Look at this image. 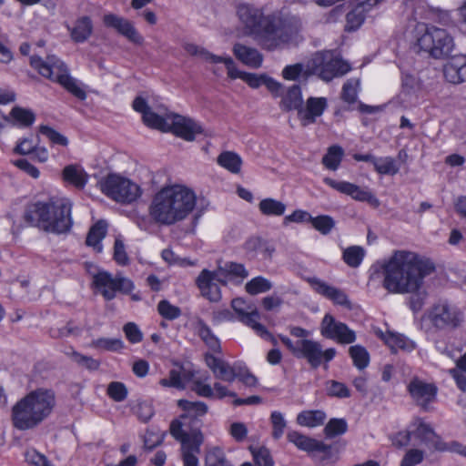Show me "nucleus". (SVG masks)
<instances>
[{"label": "nucleus", "mask_w": 466, "mask_h": 466, "mask_svg": "<svg viewBox=\"0 0 466 466\" xmlns=\"http://www.w3.org/2000/svg\"><path fill=\"white\" fill-rule=\"evenodd\" d=\"M435 269L434 265L418 254L396 250L380 264L377 272L383 278L382 287L392 294H407L418 292L424 279Z\"/></svg>", "instance_id": "nucleus-1"}, {"label": "nucleus", "mask_w": 466, "mask_h": 466, "mask_svg": "<svg viewBox=\"0 0 466 466\" xmlns=\"http://www.w3.org/2000/svg\"><path fill=\"white\" fill-rule=\"evenodd\" d=\"M237 15L248 35L269 51L279 48L291 41L295 30L289 21L279 14L265 15L262 9L249 4H239Z\"/></svg>", "instance_id": "nucleus-2"}, {"label": "nucleus", "mask_w": 466, "mask_h": 466, "mask_svg": "<svg viewBox=\"0 0 466 466\" xmlns=\"http://www.w3.org/2000/svg\"><path fill=\"white\" fill-rule=\"evenodd\" d=\"M196 204L197 196L192 189L177 184L166 187L155 195L150 216L161 225H174L187 218Z\"/></svg>", "instance_id": "nucleus-3"}, {"label": "nucleus", "mask_w": 466, "mask_h": 466, "mask_svg": "<svg viewBox=\"0 0 466 466\" xmlns=\"http://www.w3.org/2000/svg\"><path fill=\"white\" fill-rule=\"evenodd\" d=\"M24 219L28 225L47 233H67L73 226L72 202L65 198L36 201L25 209Z\"/></svg>", "instance_id": "nucleus-4"}, {"label": "nucleus", "mask_w": 466, "mask_h": 466, "mask_svg": "<svg viewBox=\"0 0 466 466\" xmlns=\"http://www.w3.org/2000/svg\"><path fill=\"white\" fill-rule=\"evenodd\" d=\"M55 406L53 390L38 388L32 390L13 407L14 426L21 431L33 429L52 413Z\"/></svg>", "instance_id": "nucleus-5"}, {"label": "nucleus", "mask_w": 466, "mask_h": 466, "mask_svg": "<svg viewBox=\"0 0 466 466\" xmlns=\"http://www.w3.org/2000/svg\"><path fill=\"white\" fill-rule=\"evenodd\" d=\"M30 66L42 76L59 84L76 98H86V93L80 82L70 75L67 66L56 56H49L46 60L39 56H32Z\"/></svg>", "instance_id": "nucleus-6"}, {"label": "nucleus", "mask_w": 466, "mask_h": 466, "mask_svg": "<svg viewBox=\"0 0 466 466\" xmlns=\"http://www.w3.org/2000/svg\"><path fill=\"white\" fill-rule=\"evenodd\" d=\"M464 314L459 307L441 299L433 303L421 317V328L434 331H451L461 327Z\"/></svg>", "instance_id": "nucleus-7"}, {"label": "nucleus", "mask_w": 466, "mask_h": 466, "mask_svg": "<svg viewBox=\"0 0 466 466\" xmlns=\"http://www.w3.org/2000/svg\"><path fill=\"white\" fill-rule=\"evenodd\" d=\"M309 72L329 82L350 71V65L334 51L317 52L308 65Z\"/></svg>", "instance_id": "nucleus-8"}, {"label": "nucleus", "mask_w": 466, "mask_h": 466, "mask_svg": "<svg viewBox=\"0 0 466 466\" xmlns=\"http://www.w3.org/2000/svg\"><path fill=\"white\" fill-rule=\"evenodd\" d=\"M417 44L420 50L427 52L434 58L449 56L453 49V38L442 28L426 25L424 33L418 38Z\"/></svg>", "instance_id": "nucleus-9"}, {"label": "nucleus", "mask_w": 466, "mask_h": 466, "mask_svg": "<svg viewBox=\"0 0 466 466\" xmlns=\"http://www.w3.org/2000/svg\"><path fill=\"white\" fill-rule=\"evenodd\" d=\"M102 192L119 203H131L140 196V187L130 179L116 174L108 175L100 182Z\"/></svg>", "instance_id": "nucleus-10"}, {"label": "nucleus", "mask_w": 466, "mask_h": 466, "mask_svg": "<svg viewBox=\"0 0 466 466\" xmlns=\"http://www.w3.org/2000/svg\"><path fill=\"white\" fill-rule=\"evenodd\" d=\"M94 289L103 296L106 300H112L117 293L129 294L134 289V283L127 278L110 272L100 270L93 276Z\"/></svg>", "instance_id": "nucleus-11"}, {"label": "nucleus", "mask_w": 466, "mask_h": 466, "mask_svg": "<svg viewBox=\"0 0 466 466\" xmlns=\"http://www.w3.org/2000/svg\"><path fill=\"white\" fill-rule=\"evenodd\" d=\"M170 433L181 443L184 466H198V454L204 441L203 434L197 432L195 435H189L183 430V423L178 420L171 422Z\"/></svg>", "instance_id": "nucleus-12"}, {"label": "nucleus", "mask_w": 466, "mask_h": 466, "mask_svg": "<svg viewBox=\"0 0 466 466\" xmlns=\"http://www.w3.org/2000/svg\"><path fill=\"white\" fill-rule=\"evenodd\" d=\"M412 440L425 445L430 449L439 451H451L456 453L458 441L444 442L441 438L436 434L431 426L426 423L422 419L417 418L410 424Z\"/></svg>", "instance_id": "nucleus-13"}, {"label": "nucleus", "mask_w": 466, "mask_h": 466, "mask_svg": "<svg viewBox=\"0 0 466 466\" xmlns=\"http://www.w3.org/2000/svg\"><path fill=\"white\" fill-rule=\"evenodd\" d=\"M231 307L234 312L238 315V320L243 324L250 327L255 332L265 339H269L273 345H277L278 341L273 337L266 327L258 322L259 313L257 307L242 298L232 299Z\"/></svg>", "instance_id": "nucleus-14"}, {"label": "nucleus", "mask_w": 466, "mask_h": 466, "mask_svg": "<svg viewBox=\"0 0 466 466\" xmlns=\"http://www.w3.org/2000/svg\"><path fill=\"white\" fill-rule=\"evenodd\" d=\"M299 345L296 358L306 360L313 369L319 368L322 362L329 363L337 353L334 348L324 350L322 345L314 339H299Z\"/></svg>", "instance_id": "nucleus-15"}, {"label": "nucleus", "mask_w": 466, "mask_h": 466, "mask_svg": "<svg viewBox=\"0 0 466 466\" xmlns=\"http://www.w3.org/2000/svg\"><path fill=\"white\" fill-rule=\"evenodd\" d=\"M320 334L326 339L335 340L339 344H351L356 339V333L353 329L343 322L336 320L329 313L323 317L320 327Z\"/></svg>", "instance_id": "nucleus-16"}, {"label": "nucleus", "mask_w": 466, "mask_h": 466, "mask_svg": "<svg viewBox=\"0 0 466 466\" xmlns=\"http://www.w3.org/2000/svg\"><path fill=\"white\" fill-rule=\"evenodd\" d=\"M178 407L185 410L186 413L181 415L180 419H177L183 423V428L190 426L192 423L191 431L188 432L189 435H195L197 432H201L202 421L200 417L204 416L208 412V405L203 401H189L187 400H179L177 401Z\"/></svg>", "instance_id": "nucleus-17"}, {"label": "nucleus", "mask_w": 466, "mask_h": 466, "mask_svg": "<svg viewBox=\"0 0 466 466\" xmlns=\"http://www.w3.org/2000/svg\"><path fill=\"white\" fill-rule=\"evenodd\" d=\"M407 391L418 406L427 410L430 403L436 399L438 388L434 383L413 377L407 385Z\"/></svg>", "instance_id": "nucleus-18"}, {"label": "nucleus", "mask_w": 466, "mask_h": 466, "mask_svg": "<svg viewBox=\"0 0 466 466\" xmlns=\"http://www.w3.org/2000/svg\"><path fill=\"white\" fill-rule=\"evenodd\" d=\"M184 48L187 54H189L191 56H198L206 62H209L211 64L223 63L227 68L228 76L229 78H231V79L239 78L241 80L243 79V74H245V72L240 71L237 68L236 64H235L234 60L232 59V57L214 55V54L210 53L209 51H208L207 49H205L201 46H198L195 44H186L184 46Z\"/></svg>", "instance_id": "nucleus-19"}, {"label": "nucleus", "mask_w": 466, "mask_h": 466, "mask_svg": "<svg viewBox=\"0 0 466 466\" xmlns=\"http://www.w3.org/2000/svg\"><path fill=\"white\" fill-rule=\"evenodd\" d=\"M170 131L176 137L186 141H194L198 135L204 132L199 122L177 114L169 116Z\"/></svg>", "instance_id": "nucleus-20"}, {"label": "nucleus", "mask_w": 466, "mask_h": 466, "mask_svg": "<svg viewBox=\"0 0 466 466\" xmlns=\"http://www.w3.org/2000/svg\"><path fill=\"white\" fill-rule=\"evenodd\" d=\"M308 283L311 289L322 297L331 300L334 304L351 309V303L347 294L340 289L328 284L326 281L317 278H308Z\"/></svg>", "instance_id": "nucleus-21"}, {"label": "nucleus", "mask_w": 466, "mask_h": 466, "mask_svg": "<svg viewBox=\"0 0 466 466\" xmlns=\"http://www.w3.org/2000/svg\"><path fill=\"white\" fill-rule=\"evenodd\" d=\"M218 282H222V280L218 278V272L208 269H203L196 279V284L202 296L211 302H218L221 299Z\"/></svg>", "instance_id": "nucleus-22"}, {"label": "nucleus", "mask_w": 466, "mask_h": 466, "mask_svg": "<svg viewBox=\"0 0 466 466\" xmlns=\"http://www.w3.org/2000/svg\"><path fill=\"white\" fill-rule=\"evenodd\" d=\"M328 107V99L323 96H310L301 106L298 117L303 127L314 124L318 117L321 116Z\"/></svg>", "instance_id": "nucleus-23"}, {"label": "nucleus", "mask_w": 466, "mask_h": 466, "mask_svg": "<svg viewBox=\"0 0 466 466\" xmlns=\"http://www.w3.org/2000/svg\"><path fill=\"white\" fill-rule=\"evenodd\" d=\"M207 366L212 370L215 378L227 382H233L240 363L229 365L221 358L216 357L210 352H207L204 356Z\"/></svg>", "instance_id": "nucleus-24"}, {"label": "nucleus", "mask_w": 466, "mask_h": 466, "mask_svg": "<svg viewBox=\"0 0 466 466\" xmlns=\"http://www.w3.org/2000/svg\"><path fill=\"white\" fill-rule=\"evenodd\" d=\"M287 439L293 443L299 450L307 452L318 451L327 456L332 453L331 446L321 441L315 440L309 436L303 435L297 431H291L287 434Z\"/></svg>", "instance_id": "nucleus-25"}, {"label": "nucleus", "mask_w": 466, "mask_h": 466, "mask_svg": "<svg viewBox=\"0 0 466 466\" xmlns=\"http://www.w3.org/2000/svg\"><path fill=\"white\" fill-rule=\"evenodd\" d=\"M324 182L333 189L342 194L348 195L355 200L367 201L370 203L377 200L372 193L361 189L359 186L353 183L347 181H337L329 177L324 178Z\"/></svg>", "instance_id": "nucleus-26"}, {"label": "nucleus", "mask_w": 466, "mask_h": 466, "mask_svg": "<svg viewBox=\"0 0 466 466\" xmlns=\"http://www.w3.org/2000/svg\"><path fill=\"white\" fill-rule=\"evenodd\" d=\"M194 377L195 372L190 363L176 365V367L169 371V378L161 380V384L183 390L188 382L192 381L194 383ZM196 380L197 379H195V380Z\"/></svg>", "instance_id": "nucleus-27"}, {"label": "nucleus", "mask_w": 466, "mask_h": 466, "mask_svg": "<svg viewBox=\"0 0 466 466\" xmlns=\"http://www.w3.org/2000/svg\"><path fill=\"white\" fill-rule=\"evenodd\" d=\"M445 79L452 84L466 81V55L452 56L443 67Z\"/></svg>", "instance_id": "nucleus-28"}, {"label": "nucleus", "mask_w": 466, "mask_h": 466, "mask_svg": "<svg viewBox=\"0 0 466 466\" xmlns=\"http://www.w3.org/2000/svg\"><path fill=\"white\" fill-rule=\"evenodd\" d=\"M208 377L205 379L198 378L194 380V384L192 385V390L195 391L198 396L204 398H213L217 397L218 399H223L227 396L235 397L236 393L228 390V388L222 385L219 382L214 383V387L212 388L207 380Z\"/></svg>", "instance_id": "nucleus-29"}, {"label": "nucleus", "mask_w": 466, "mask_h": 466, "mask_svg": "<svg viewBox=\"0 0 466 466\" xmlns=\"http://www.w3.org/2000/svg\"><path fill=\"white\" fill-rule=\"evenodd\" d=\"M103 22L106 26L116 29L119 34L128 38L130 41L137 43L140 40V36L136 31L130 21L114 14L104 15Z\"/></svg>", "instance_id": "nucleus-30"}, {"label": "nucleus", "mask_w": 466, "mask_h": 466, "mask_svg": "<svg viewBox=\"0 0 466 466\" xmlns=\"http://www.w3.org/2000/svg\"><path fill=\"white\" fill-rule=\"evenodd\" d=\"M233 54L242 64L251 68H258L263 62L262 54L256 48L247 46L240 43L233 46Z\"/></svg>", "instance_id": "nucleus-31"}, {"label": "nucleus", "mask_w": 466, "mask_h": 466, "mask_svg": "<svg viewBox=\"0 0 466 466\" xmlns=\"http://www.w3.org/2000/svg\"><path fill=\"white\" fill-rule=\"evenodd\" d=\"M278 97H281L279 102L280 109L286 112L296 110L299 113L303 105L302 92L299 85H293L287 90L282 86V94Z\"/></svg>", "instance_id": "nucleus-32"}, {"label": "nucleus", "mask_w": 466, "mask_h": 466, "mask_svg": "<svg viewBox=\"0 0 466 466\" xmlns=\"http://www.w3.org/2000/svg\"><path fill=\"white\" fill-rule=\"evenodd\" d=\"M71 39L75 43L86 42L93 33V22L87 15L77 18L72 25H66Z\"/></svg>", "instance_id": "nucleus-33"}, {"label": "nucleus", "mask_w": 466, "mask_h": 466, "mask_svg": "<svg viewBox=\"0 0 466 466\" xmlns=\"http://www.w3.org/2000/svg\"><path fill=\"white\" fill-rule=\"evenodd\" d=\"M242 80L252 88H258L262 84L265 85L274 97H277L282 94V84L276 81L272 77L263 75L258 76L254 73L245 72V74H243Z\"/></svg>", "instance_id": "nucleus-34"}, {"label": "nucleus", "mask_w": 466, "mask_h": 466, "mask_svg": "<svg viewBox=\"0 0 466 466\" xmlns=\"http://www.w3.org/2000/svg\"><path fill=\"white\" fill-rule=\"evenodd\" d=\"M65 182L82 189L87 183L88 176L84 168L79 165H68L65 167L62 172Z\"/></svg>", "instance_id": "nucleus-35"}, {"label": "nucleus", "mask_w": 466, "mask_h": 466, "mask_svg": "<svg viewBox=\"0 0 466 466\" xmlns=\"http://www.w3.org/2000/svg\"><path fill=\"white\" fill-rule=\"evenodd\" d=\"M420 89L421 83L418 77L412 74L402 73L400 96L404 101L412 102L417 99Z\"/></svg>", "instance_id": "nucleus-36"}, {"label": "nucleus", "mask_w": 466, "mask_h": 466, "mask_svg": "<svg viewBox=\"0 0 466 466\" xmlns=\"http://www.w3.org/2000/svg\"><path fill=\"white\" fill-rule=\"evenodd\" d=\"M327 414L321 410H306L300 411L296 418L299 425L307 428H316L324 424Z\"/></svg>", "instance_id": "nucleus-37"}, {"label": "nucleus", "mask_w": 466, "mask_h": 466, "mask_svg": "<svg viewBox=\"0 0 466 466\" xmlns=\"http://www.w3.org/2000/svg\"><path fill=\"white\" fill-rule=\"evenodd\" d=\"M197 330L200 339L212 352H221V346L218 338L213 333L208 324L201 319L197 321Z\"/></svg>", "instance_id": "nucleus-38"}, {"label": "nucleus", "mask_w": 466, "mask_h": 466, "mask_svg": "<svg viewBox=\"0 0 466 466\" xmlns=\"http://www.w3.org/2000/svg\"><path fill=\"white\" fill-rule=\"evenodd\" d=\"M217 163L230 173L238 174L241 170L242 159L233 151H223L218 155Z\"/></svg>", "instance_id": "nucleus-39"}, {"label": "nucleus", "mask_w": 466, "mask_h": 466, "mask_svg": "<svg viewBox=\"0 0 466 466\" xmlns=\"http://www.w3.org/2000/svg\"><path fill=\"white\" fill-rule=\"evenodd\" d=\"M107 232V224L105 220H99L91 227L86 237V245L97 248L98 251L102 249L101 241L106 237Z\"/></svg>", "instance_id": "nucleus-40"}, {"label": "nucleus", "mask_w": 466, "mask_h": 466, "mask_svg": "<svg viewBox=\"0 0 466 466\" xmlns=\"http://www.w3.org/2000/svg\"><path fill=\"white\" fill-rule=\"evenodd\" d=\"M173 113H165L163 116L153 111V106L147 104V127L162 132L170 131L169 116Z\"/></svg>", "instance_id": "nucleus-41"}, {"label": "nucleus", "mask_w": 466, "mask_h": 466, "mask_svg": "<svg viewBox=\"0 0 466 466\" xmlns=\"http://www.w3.org/2000/svg\"><path fill=\"white\" fill-rule=\"evenodd\" d=\"M258 209L264 216L280 217L286 211V205L275 198H267L259 202Z\"/></svg>", "instance_id": "nucleus-42"}, {"label": "nucleus", "mask_w": 466, "mask_h": 466, "mask_svg": "<svg viewBox=\"0 0 466 466\" xmlns=\"http://www.w3.org/2000/svg\"><path fill=\"white\" fill-rule=\"evenodd\" d=\"M385 342L394 350L400 349L411 351L416 348V344L413 340L400 333H389L385 338Z\"/></svg>", "instance_id": "nucleus-43"}, {"label": "nucleus", "mask_w": 466, "mask_h": 466, "mask_svg": "<svg viewBox=\"0 0 466 466\" xmlns=\"http://www.w3.org/2000/svg\"><path fill=\"white\" fill-rule=\"evenodd\" d=\"M344 155L340 146L334 145L328 148V152L322 158L323 165L329 170H337Z\"/></svg>", "instance_id": "nucleus-44"}, {"label": "nucleus", "mask_w": 466, "mask_h": 466, "mask_svg": "<svg viewBox=\"0 0 466 466\" xmlns=\"http://www.w3.org/2000/svg\"><path fill=\"white\" fill-rule=\"evenodd\" d=\"M349 354L352 359L353 365L359 370H364L370 364V353L361 345L350 346Z\"/></svg>", "instance_id": "nucleus-45"}, {"label": "nucleus", "mask_w": 466, "mask_h": 466, "mask_svg": "<svg viewBox=\"0 0 466 466\" xmlns=\"http://www.w3.org/2000/svg\"><path fill=\"white\" fill-rule=\"evenodd\" d=\"M360 90V80L355 78L348 79L342 86L340 97L349 105L354 104L357 101Z\"/></svg>", "instance_id": "nucleus-46"}, {"label": "nucleus", "mask_w": 466, "mask_h": 466, "mask_svg": "<svg viewBox=\"0 0 466 466\" xmlns=\"http://www.w3.org/2000/svg\"><path fill=\"white\" fill-rule=\"evenodd\" d=\"M365 256V250L363 248L360 246H351L346 248L343 251V260L344 262L351 267V268H358Z\"/></svg>", "instance_id": "nucleus-47"}, {"label": "nucleus", "mask_w": 466, "mask_h": 466, "mask_svg": "<svg viewBox=\"0 0 466 466\" xmlns=\"http://www.w3.org/2000/svg\"><path fill=\"white\" fill-rule=\"evenodd\" d=\"M246 291L250 295L264 293L272 289V283L268 279L258 276L246 283Z\"/></svg>", "instance_id": "nucleus-48"}, {"label": "nucleus", "mask_w": 466, "mask_h": 466, "mask_svg": "<svg viewBox=\"0 0 466 466\" xmlns=\"http://www.w3.org/2000/svg\"><path fill=\"white\" fill-rule=\"evenodd\" d=\"M374 169L380 175L394 176L400 171V166L391 157H378Z\"/></svg>", "instance_id": "nucleus-49"}, {"label": "nucleus", "mask_w": 466, "mask_h": 466, "mask_svg": "<svg viewBox=\"0 0 466 466\" xmlns=\"http://www.w3.org/2000/svg\"><path fill=\"white\" fill-rule=\"evenodd\" d=\"M348 430L347 421L344 419L333 418L329 420L324 428L327 439H332L344 434Z\"/></svg>", "instance_id": "nucleus-50"}, {"label": "nucleus", "mask_w": 466, "mask_h": 466, "mask_svg": "<svg viewBox=\"0 0 466 466\" xmlns=\"http://www.w3.org/2000/svg\"><path fill=\"white\" fill-rule=\"evenodd\" d=\"M309 223L322 235L329 234L335 227V220L329 215L311 216Z\"/></svg>", "instance_id": "nucleus-51"}, {"label": "nucleus", "mask_w": 466, "mask_h": 466, "mask_svg": "<svg viewBox=\"0 0 466 466\" xmlns=\"http://www.w3.org/2000/svg\"><path fill=\"white\" fill-rule=\"evenodd\" d=\"M67 355L81 367L86 368L88 370H96L100 367V361L90 357L83 355L74 350L67 353Z\"/></svg>", "instance_id": "nucleus-52"}, {"label": "nucleus", "mask_w": 466, "mask_h": 466, "mask_svg": "<svg viewBox=\"0 0 466 466\" xmlns=\"http://www.w3.org/2000/svg\"><path fill=\"white\" fill-rule=\"evenodd\" d=\"M92 346L96 349L116 352L123 349L124 343L121 339L99 338L92 341Z\"/></svg>", "instance_id": "nucleus-53"}, {"label": "nucleus", "mask_w": 466, "mask_h": 466, "mask_svg": "<svg viewBox=\"0 0 466 466\" xmlns=\"http://www.w3.org/2000/svg\"><path fill=\"white\" fill-rule=\"evenodd\" d=\"M157 312L167 320H174L181 316V309L172 305L167 299H162L158 302Z\"/></svg>", "instance_id": "nucleus-54"}, {"label": "nucleus", "mask_w": 466, "mask_h": 466, "mask_svg": "<svg viewBox=\"0 0 466 466\" xmlns=\"http://www.w3.org/2000/svg\"><path fill=\"white\" fill-rule=\"evenodd\" d=\"M270 422L272 424V437L275 440H279L287 427V421L284 415L278 410H274L270 414Z\"/></svg>", "instance_id": "nucleus-55"}, {"label": "nucleus", "mask_w": 466, "mask_h": 466, "mask_svg": "<svg viewBox=\"0 0 466 466\" xmlns=\"http://www.w3.org/2000/svg\"><path fill=\"white\" fill-rule=\"evenodd\" d=\"M326 390L330 397L345 399L350 396V390L346 384L333 380L327 382Z\"/></svg>", "instance_id": "nucleus-56"}, {"label": "nucleus", "mask_w": 466, "mask_h": 466, "mask_svg": "<svg viewBox=\"0 0 466 466\" xmlns=\"http://www.w3.org/2000/svg\"><path fill=\"white\" fill-rule=\"evenodd\" d=\"M127 389L123 382L112 381L108 384L106 394L116 402L125 400L127 397Z\"/></svg>", "instance_id": "nucleus-57"}, {"label": "nucleus", "mask_w": 466, "mask_h": 466, "mask_svg": "<svg viewBox=\"0 0 466 466\" xmlns=\"http://www.w3.org/2000/svg\"><path fill=\"white\" fill-rule=\"evenodd\" d=\"M10 115L16 122L23 126H31L35 121V115L31 110L19 106L14 107Z\"/></svg>", "instance_id": "nucleus-58"}, {"label": "nucleus", "mask_w": 466, "mask_h": 466, "mask_svg": "<svg viewBox=\"0 0 466 466\" xmlns=\"http://www.w3.org/2000/svg\"><path fill=\"white\" fill-rule=\"evenodd\" d=\"M206 466H232L226 459L223 451L214 448L206 456Z\"/></svg>", "instance_id": "nucleus-59"}, {"label": "nucleus", "mask_w": 466, "mask_h": 466, "mask_svg": "<svg viewBox=\"0 0 466 466\" xmlns=\"http://www.w3.org/2000/svg\"><path fill=\"white\" fill-rule=\"evenodd\" d=\"M425 452L420 449H410L404 454L400 466H416L424 460Z\"/></svg>", "instance_id": "nucleus-60"}, {"label": "nucleus", "mask_w": 466, "mask_h": 466, "mask_svg": "<svg viewBox=\"0 0 466 466\" xmlns=\"http://www.w3.org/2000/svg\"><path fill=\"white\" fill-rule=\"evenodd\" d=\"M40 133L46 137L54 145H59L63 147H66L68 145V139L64 135L60 134L48 126H41Z\"/></svg>", "instance_id": "nucleus-61"}, {"label": "nucleus", "mask_w": 466, "mask_h": 466, "mask_svg": "<svg viewBox=\"0 0 466 466\" xmlns=\"http://www.w3.org/2000/svg\"><path fill=\"white\" fill-rule=\"evenodd\" d=\"M113 258L120 266H126L128 263V256L126 252L125 244L120 237L115 239Z\"/></svg>", "instance_id": "nucleus-62"}, {"label": "nucleus", "mask_w": 466, "mask_h": 466, "mask_svg": "<svg viewBox=\"0 0 466 466\" xmlns=\"http://www.w3.org/2000/svg\"><path fill=\"white\" fill-rule=\"evenodd\" d=\"M236 379H238L241 382L248 387L256 386L258 383L257 377L249 372L248 369L241 363L239 364Z\"/></svg>", "instance_id": "nucleus-63"}, {"label": "nucleus", "mask_w": 466, "mask_h": 466, "mask_svg": "<svg viewBox=\"0 0 466 466\" xmlns=\"http://www.w3.org/2000/svg\"><path fill=\"white\" fill-rule=\"evenodd\" d=\"M253 458L256 466H274L272 456L266 448H260L258 451L254 452Z\"/></svg>", "instance_id": "nucleus-64"}]
</instances>
